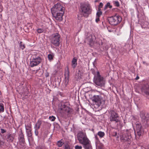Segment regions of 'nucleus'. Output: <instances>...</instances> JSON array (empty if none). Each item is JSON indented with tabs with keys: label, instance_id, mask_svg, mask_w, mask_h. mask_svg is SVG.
Wrapping results in <instances>:
<instances>
[{
	"label": "nucleus",
	"instance_id": "obj_1",
	"mask_svg": "<svg viewBox=\"0 0 149 149\" xmlns=\"http://www.w3.org/2000/svg\"><path fill=\"white\" fill-rule=\"evenodd\" d=\"M64 8L60 3H57L51 9L53 16L58 20H62V17L64 13Z\"/></svg>",
	"mask_w": 149,
	"mask_h": 149
},
{
	"label": "nucleus",
	"instance_id": "obj_2",
	"mask_svg": "<svg viewBox=\"0 0 149 149\" xmlns=\"http://www.w3.org/2000/svg\"><path fill=\"white\" fill-rule=\"evenodd\" d=\"M77 139L80 143L83 145L85 149H92L90 141L85 133L80 132L77 134Z\"/></svg>",
	"mask_w": 149,
	"mask_h": 149
},
{
	"label": "nucleus",
	"instance_id": "obj_3",
	"mask_svg": "<svg viewBox=\"0 0 149 149\" xmlns=\"http://www.w3.org/2000/svg\"><path fill=\"white\" fill-rule=\"evenodd\" d=\"M92 10L90 5L87 3H81L79 11L80 13L86 17L91 13Z\"/></svg>",
	"mask_w": 149,
	"mask_h": 149
},
{
	"label": "nucleus",
	"instance_id": "obj_4",
	"mask_svg": "<svg viewBox=\"0 0 149 149\" xmlns=\"http://www.w3.org/2000/svg\"><path fill=\"white\" fill-rule=\"evenodd\" d=\"M93 101L95 102V104L99 107L105 104V99L104 95H94L93 97Z\"/></svg>",
	"mask_w": 149,
	"mask_h": 149
},
{
	"label": "nucleus",
	"instance_id": "obj_5",
	"mask_svg": "<svg viewBox=\"0 0 149 149\" xmlns=\"http://www.w3.org/2000/svg\"><path fill=\"white\" fill-rule=\"evenodd\" d=\"M51 43L56 47L59 46L61 42L60 36L58 33L52 34L50 37Z\"/></svg>",
	"mask_w": 149,
	"mask_h": 149
},
{
	"label": "nucleus",
	"instance_id": "obj_6",
	"mask_svg": "<svg viewBox=\"0 0 149 149\" xmlns=\"http://www.w3.org/2000/svg\"><path fill=\"white\" fill-rule=\"evenodd\" d=\"M107 20L109 23L111 25L116 26L122 21L121 17L117 14L107 18Z\"/></svg>",
	"mask_w": 149,
	"mask_h": 149
},
{
	"label": "nucleus",
	"instance_id": "obj_7",
	"mask_svg": "<svg viewBox=\"0 0 149 149\" xmlns=\"http://www.w3.org/2000/svg\"><path fill=\"white\" fill-rule=\"evenodd\" d=\"M94 82L95 84L100 87L103 86L104 85L103 78L100 74L99 72L98 71L94 77Z\"/></svg>",
	"mask_w": 149,
	"mask_h": 149
},
{
	"label": "nucleus",
	"instance_id": "obj_8",
	"mask_svg": "<svg viewBox=\"0 0 149 149\" xmlns=\"http://www.w3.org/2000/svg\"><path fill=\"white\" fill-rule=\"evenodd\" d=\"M109 119L111 122L118 123L120 121L119 117L117 113L113 110H109Z\"/></svg>",
	"mask_w": 149,
	"mask_h": 149
},
{
	"label": "nucleus",
	"instance_id": "obj_9",
	"mask_svg": "<svg viewBox=\"0 0 149 149\" xmlns=\"http://www.w3.org/2000/svg\"><path fill=\"white\" fill-rule=\"evenodd\" d=\"M32 59L31 61H30V66L31 67H33L38 65L42 61L41 58L37 55H34L32 56Z\"/></svg>",
	"mask_w": 149,
	"mask_h": 149
},
{
	"label": "nucleus",
	"instance_id": "obj_10",
	"mask_svg": "<svg viewBox=\"0 0 149 149\" xmlns=\"http://www.w3.org/2000/svg\"><path fill=\"white\" fill-rule=\"evenodd\" d=\"M141 90L146 97L149 99V83L144 85L142 86Z\"/></svg>",
	"mask_w": 149,
	"mask_h": 149
},
{
	"label": "nucleus",
	"instance_id": "obj_11",
	"mask_svg": "<svg viewBox=\"0 0 149 149\" xmlns=\"http://www.w3.org/2000/svg\"><path fill=\"white\" fill-rule=\"evenodd\" d=\"M26 132L27 133V136L28 137V139L29 142L30 140L32 138V134L31 133L32 129L30 125H25Z\"/></svg>",
	"mask_w": 149,
	"mask_h": 149
},
{
	"label": "nucleus",
	"instance_id": "obj_12",
	"mask_svg": "<svg viewBox=\"0 0 149 149\" xmlns=\"http://www.w3.org/2000/svg\"><path fill=\"white\" fill-rule=\"evenodd\" d=\"M69 68H67V70H65V78L64 80V83L65 86L68 84L69 79Z\"/></svg>",
	"mask_w": 149,
	"mask_h": 149
},
{
	"label": "nucleus",
	"instance_id": "obj_13",
	"mask_svg": "<svg viewBox=\"0 0 149 149\" xmlns=\"http://www.w3.org/2000/svg\"><path fill=\"white\" fill-rule=\"evenodd\" d=\"M18 139L19 142L21 143L24 144L25 143V139L24 138V136L21 130L19 132L18 136Z\"/></svg>",
	"mask_w": 149,
	"mask_h": 149
},
{
	"label": "nucleus",
	"instance_id": "obj_14",
	"mask_svg": "<svg viewBox=\"0 0 149 149\" xmlns=\"http://www.w3.org/2000/svg\"><path fill=\"white\" fill-rule=\"evenodd\" d=\"M130 138H131L130 136H129L127 135H123L121 137V139L122 140L124 141L125 142H127L128 143H130Z\"/></svg>",
	"mask_w": 149,
	"mask_h": 149
},
{
	"label": "nucleus",
	"instance_id": "obj_15",
	"mask_svg": "<svg viewBox=\"0 0 149 149\" xmlns=\"http://www.w3.org/2000/svg\"><path fill=\"white\" fill-rule=\"evenodd\" d=\"M149 117V115L148 114L145 113L142 111L140 112V117L143 121H145L148 120Z\"/></svg>",
	"mask_w": 149,
	"mask_h": 149
},
{
	"label": "nucleus",
	"instance_id": "obj_16",
	"mask_svg": "<svg viewBox=\"0 0 149 149\" xmlns=\"http://www.w3.org/2000/svg\"><path fill=\"white\" fill-rule=\"evenodd\" d=\"M136 132H137V134L139 136H141L142 133L141 125L140 124H136Z\"/></svg>",
	"mask_w": 149,
	"mask_h": 149
},
{
	"label": "nucleus",
	"instance_id": "obj_17",
	"mask_svg": "<svg viewBox=\"0 0 149 149\" xmlns=\"http://www.w3.org/2000/svg\"><path fill=\"white\" fill-rule=\"evenodd\" d=\"M14 138V135L9 133L7 135L6 138L7 141L9 142H13Z\"/></svg>",
	"mask_w": 149,
	"mask_h": 149
},
{
	"label": "nucleus",
	"instance_id": "obj_18",
	"mask_svg": "<svg viewBox=\"0 0 149 149\" xmlns=\"http://www.w3.org/2000/svg\"><path fill=\"white\" fill-rule=\"evenodd\" d=\"M81 72L80 70H78L76 74L75 78L77 80H78L81 78Z\"/></svg>",
	"mask_w": 149,
	"mask_h": 149
},
{
	"label": "nucleus",
	"instance_id": "obj_19",
	"mask_svg": "<svg viewBox=\"0 0 149 149\" xmlns=\"http://www.w3.org/2000/svg\"><path fill=\"white\" fill-rule=\"evenodd\" d=\"M42 122H43V121L40 119L38 120L34 128L39 129Z\"/></svg>",
	"mask_w": 149,
	"mask_h": 149
},
{
	"label": "nucleus",
	"instance_id": "obj_20",
	"mask_svg": "<svg viewBox=\"0 0 149 149\" xmlns=\"http://www.w3.org/2000/svg\"><path fill=\"white\" fill-rule=\"evenodd\" d=\"M61 109V110L65 111V112L68 113L70 111V108L64 104L62 106V108Z\"/></svg>",
	"mask_w": 149,
	"mask_h": 149
},
{
	"label": "nucleus",
	"instance_id": "obj_21",
	"mask_svg": "<svg viewBox=\"0 0 149 149\" xmlns=\"http://www.w3.org/2000/svg\"><path fill=\"white\" fill-rule=\"evenodd\" d=\"M85 41H87L90 45H91L93 41L92 36L91 35H90L89 36L86 38Z\"/></svg>",
	"mask_w": 149,
	"mask_h": 149
},
{
	"label": "nucleus",
	"instance_id": "obj_22",
	"mask_svg": "<svg viewBox=\"0 0 149 149\" xmlns=\"http://www.w3.org/2000/svg\"><path fill=\"white\" fill-rule=\"evenodd\" d=\"M77 60L74 58H73L72 61V67L73 68H74L77 65Z\"/></svg>",
	"mask_w": 149,
	"mask_h": 149
},
{
	"label": "nucleus",
	"instance_id": "obj_23",
	"mask_svg": "<svg viewBox=\"0 0 149 149\" xmlns=\"http://www.w3.org/2000/svg\"><path fill=\"white\" fill-rule=\"evenodd\" d=\"M4 107L3 104L0 103V112L2 113L4 111Z\"/></svg>",
	"mask_w": 149,
	"mask_h": 149
},
{
	"label": "nucleus",
	"instance_id": "obj_24",
	"mask_svg": "<svg viewBox=\"0 0 149 149\" xmlns=\"http://www.w3.org/2000/svg\"><path fill=\"white\" fill-rule=\"evenodd\" d=\"M108 8H112V6L110 5V3L109 2H108L107 3L104 7V10H106Z\"/></svg>",
	"mask_w": 149,
	"mask_h": 149
},
{
	"label": "nucleus",
	"instance_id": "obj_25",
	"mask_svg": "<svg viewBox=\"0 0 149 149\" xmlns=\"http://www.w3.org/2000/svg\"><path fill=\"white\" fill-rule=\"evenodd\" d=\"M62 139H61L60 140H59L57 141V145L59 147H61L62 146L63 144L64 143H63L62 141Z\"/></svg>",
	"mask_w": 149,
	"mask_h": 149
},
{
	"label": "nucleus",
	"instance_id": "obj_26",
	"mask_svg": "<svg viewBox=\"0 0 149 149\" xmlns=\"http://www.w3.org/2000/svg\"><path fill=\"white\" fill-rule=\"evenodd\" d=\"M97 134L100 137L102 138L104 136L105 134L103 132L99 131L98 132Z\"/></svg>",
	"mask_w": 149,
	"mask_h": 149
},
{
	"label": "nucleus",
	"instance_id": "obj_27",
	"mask_svg": "<svg viewBox=\"0 0 149 149\" xmlns=\"http://www.w3.org/2000/svg\"><path fill=\"white\" fill-rule=\"evenodd\" d=\"M19 47L22 50H23L25 48L24 45L23 44V43L22 41H21L20 42Z\"/></svg>",
	"mask_w": 149,
	"mask_h": 149
},
{
	"label": "nucleus",
	"instance_id": "obj_28",
	"mask_svg": "<svg viewBox=\"0 0 149 149\" xmlns=\"http://www.w3.org/2000/svg\"><path fill=\"white\" fill-rule=\"evenodd\" d=\"M100 10V9L98 8V11L96 13V17H100V16L102 15V13Z\"/></svg>",
	"mask_w": 149,
	"mask_h": 149
},
{
	"label": "nucleus",
	"instance_id": "obj_29",
	"mask_svg": "<svg viewBox=\"0 0 149 149\" xmlns=\"http://www.w3.org/2000/svg\"><path fill=\"white\" fill-rule=\"evenodd\" d=\"M54 57V56L52 54H49L48 55V59L50 60H52L53 59V57Z\"/></svg>",
	"mask_w": 149,
	"mask_h": 149
},
{
	"label": "nucleus",
	"instance_id": "obj_30",
	"mask_svg": "<svg viewBox=\"0 0 149 149\" xmlns=\"http://www.w3.org/2000/svg\"><path fill=\"white\" fill-rule=\"evenodd\" d=\"M49 119L52 121H54L55 120L56 118L54 116H50L49 117Z\"/></svg>",
	"mask_w": 149,
	"mask_h": 149
},
{
	"label": "nucleus",
	"instance_id": "obj_31",
	"mask_svg": "<svg viewBox=\"0 0 149 149\" xmlns=\"http://www.w3.org/2000/svg\"><path fill=\"white\" fill-rule=\"evenodd\" d=\"M37 31L38 33H41L44 31L42 29H38L37 30Z\"/></svg>",
	"mask_w": 149,
	"mask_h": 149
},
{
	"label": "nucleus",
	"instance_id": "obj_32",
	"mask_svg": "<svg viewBox=\"0 0 149 149\" xmlns=\"http://www.w3.org/2000/svg\"><path fill=\"white\" fill-rule=\"evenodd\" d=\"M113 3L114 5L117 7H119L120 6L119 2L118 1H115Z\"/></svg>",
	"mask_w": 149,
	"mask_h": 149
},
{
	"label": "nucleus",
	"instance_id": "obj_33",
	"mask_svg": "<svg viewBox=\"0 0 149 149\" xmlns=\"http://www.w3.org/2000/svg\"><path fill=\"white\" fill-rule=\"evenodd\" d=\"M75 149H81L82 147L81 146H79L78 145L76 146L75 147Z\"/></svg>",
	"mask_w": 149,
	"mask_h": 149
},
{
	"label": "nucleus",
	"instance_id": "obj_34",
	"mask_svg": "<svg viewBox=\"0 0 149 149\" xmlns=\"http://www.w3.org/2000/svg\"><path fill=\"white\" fill-rule=\"evenodd\" d=\"M64 149H70V147L68 144H65V146Z\"/></svg>",
	"mask_w": 149,
	"mask_h": 149
},
{
	"label": "nucleus",
	"instance_id": "obj_35",
	"mask_svg": "<svg viewBox=\"0 0 149 149\" xmlns=\"http://www.w3.org/2000/svg\"><path fill=\"white\" fill-rule=\"evenodd\" d=\"M82 16H83V15H81V13H80V14H79V15H77V18H78V19L79 20H80L81 19V17H82Z\"/></svg>",
	"mask_w": 149,
	"mask_h": 149
},
{
	"label": "nucleus",
	"instance_id": "obj_36",
	"mask_svg": "<svg viewBox=\"0 0 149 149\" xmlns=\"http://www.w3.org/2000/svg\"><path fill=\"white\" fill-rule=\"evenodd\" d=\"M35 129V133L36 135H37L38 134V129H37L36 128H34Z\"/></svg>",
	"mask_w": 149,
	"mask_h": 149
},
{
	"label": "nucleus",
	"instance_id": "obj_37",
	"mask_svg": "<svg viewBox=\"0 0 149 149\" xmlns=\"http://www.w3.org/2000/svg\"><path fill=\"white\" fill-rule=\"evenodd\" d=\"M6 130L3 129H1V133H2L3 134L4 133H6Z\"/></svg>",
	"mask_w": 149,
	"mask_h": 149
},
{
	"label": "nucleus",
	"instance_id": "obj_38",
	"mask_svg": "<svg viewBox=\"0 0 149 149\" xmlns=\"http://www.w3.org/2000/svg\"><path fill=\"white\" fill-rule=\"evenodd\" d=\"M103 6V3L102 2L100 3L99 5V8H98V9L100 8H102Z\"/></svg>",
	"mask_w": 149,
	"mask_h": 149
},
{
	"label": "nucleus",
	"instance_id": "obj_39",
	"mask_svg": "<svg viewBox=\"0 0 149 149\" xmlns=\"http://www.w3.org/2000/svg\"><path fill=\"white\" fill-rule=\"evenodd\" d=\"M100 21V17H96L95 19V21L97 23Z\"/></svg>",
	"mask_w": 149,
	"mask_h": 149
},
{
	"label": "nucleus",
	"instance_id": "obj_40",
	"mask_svg": "<svg viewBox=\"0 0 149 149\" xmlns=\"http://www.w3.org/2000/svg\"><path fill=\"white\" fill-rule=\"evenodd\" d=\"M2 8H3L2 6L1 5H0V12H1L2 11V10H3Z\"/></svg>",
	"mask_w": 149,
	"mask_h": 149
},
{
	"label": "nucleus",
	"instance_id": "obj_41",
	"mask_svg": "<svg viewBox=\"0 0 149 149\" xmlns=\"http://www.w3.org/2000/svg\"><path fill=\"white\" fill-rule=\"evenodd\" d=\"M97 149H103V147L101 146H99Z\"/></svg>",
	"mask_w": 149,
	"mask_h": 149
},
{
	"label": "nucleus",
	"instance_id": "obj_42",
	"mask_svg": "<svg viewBox=\"0 0 149 149\" xmlns=\"http://www.w3.org/2000/svg\"><path fill=\"white\" fill-rule=\"evenodd\" d=\"M139 79V77L138 76H137V77L135 79L136 80H138Z\"/></svg>",
	"mask_w": 149,
	"mask_h": 149
},
{
	"label": "nucleus",
	"instance_id": "obj_43",
	"mask_svg": "<svg viewBox=\"0 0 149 149\" xmlns=\"http://www.w3.org/2000/svg\"><path fill=\"white\" fill-rule=\"evenodd\" d=\"M95 138L96 139H97V136L96 135L95 136Z\"/></svg>",
	"mask_w": 149,
	"mask_h": 149
},
{
	"label": "nucleus",
	"instance_id": "obj_44",
	"mask_svg": "<svg viewBox=\"0 0 149 149\" xmlns=\"http://www.w3.org/2000/svg\"><path fill=\"white\" fill-rule=\"evenodd\" d=\"M104 49H107V48L106 47H105L104 48Z\"/></svg>",
	"mask_w": 149,
	"mask_h": 149
},
{
	"label": "nucleus",
	"instance_id": "obj_45",
	"mask_svg": "<svg viewBox=\"0 0 149 149\" xmlns=\"http://www.w3.org/2000/svg\"><path fill=\"white\" fill-rule=\"evenodd\" d=\"M143 64H145V63H146V62H145V61H143Z\"/></svg>",
	"mask_w": 149,
	"mask_h": 149
},
{
	"label": "nucleus",
	"instance_id": "obj_46",
	"mask_svg": "<svg viewBox=\"0 0 149 149\" xmlns=\"http://www.w3.org/2000/svg\"><path fill=\"white\" fill-rule=\"evenodd\" d=\"M1 146V141L0 140V146Z\"/></svg>",
	"mask_w": 149,
	"mask_h": 149
},
{
	"label": "nucleus",
	"instance_id": "obj_47",
	"mask_svg": "<svg viewBox=\"0 0 149 149\" xmlns=\"http://www.w3.org/2000/svg\"><path fill=\"white\" fill-rule=\"evenodd\" d=\"M115 134L116 135V134H117V133H116V132L115 133Z\"/></svg>",
	"mask_w": 149,
	"mask_h": 149
},
{
	"label": "nucleus",
	"instance_id": "obj_48",
	"mask_svg": "<svg viewBox=\"0 0 149 149\" xmlns=\"http://www.w3.org/2000/svg\"><path fill=\"white\" fill-rule=\"evenodd\" d=\"M101 45H102V42H101Z\"/></svg>",
	"mask_w": 149,
	"mask_h": 149
}]
</instances>
